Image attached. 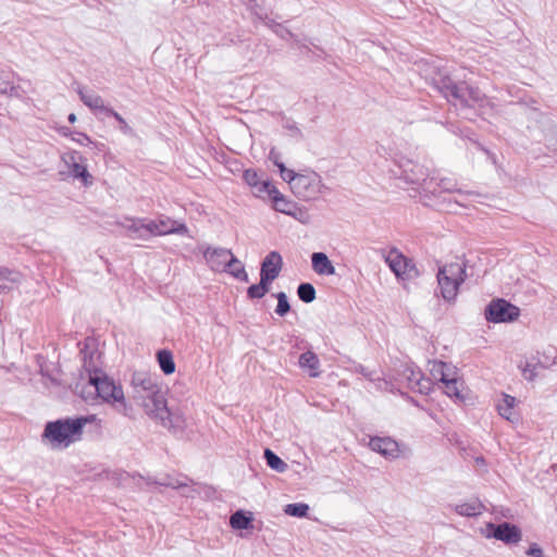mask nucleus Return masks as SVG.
Segmentation results:
<instances>
[{
	"instance_id": "f257e3e1",
	"label": "nucleus",
	"mask_w": 557,
	"mask_h": 557,
	"mask_svg": "<svg viewBox=\"0 0 557 557\" xmlns=\"http://www.w3.org/2000/svg\"><path fill=\"white\" fill-rule=\"evenodd\" d=\"M132 398L136 405L154 421L170 431H181L184 420L178 413L171 412L157 374L135 371L131 379Z\"/></svg>"
},
{
	"instance_id": "f03ea898",
	"label": "nucleus",
	"mask_w": 557,
	"mask_h": 557,
	"mask_svg": "<svg viewBox=\"0 0 557 557\" xmlns=\"http://www.w3.org/2000/svg\"><path fill=\"white\" fill-rule=\"evenodd\" d=\"M424 76L456 108L466 109L481 106L485 95L478 88L466 83H455L450 76L436 65L426 64Z\"/></svg>"
},
{
	"instance_id": "7ed1b4c3",
	"label": "nucleus",
	"mask_w": 557,
	"mask_h": 557,
	"mask_svg": "<svg viewBox=\"0 0 557 557\" xmlns=\"http://www.w3.org/2000/svg\"><path fill=\"white\" fill-rule=\"evenodd\" d=\"M95 421V414L49 421L45 425L42 438L52 449H64L81 441L85 425Z\"/></svg>"
},
{
	"instance_id": "20e7f679",
	"label": "nucleus",
	"mask_w": 557,
	"mask_h": 557,
	"mask_svg": "<svg viewBox=\"0 0 557 557\" xmlns=\"http://www.w3.org/2000/svg\"><path fill=\"white\" fill-rule=\"evenodd\" d=\"M389 177L403 180L406 184L414 185L413 189L419 190L424 197L437 191L434 187V180H430L429 170L412 160L403 159L394 163V168L388 170Z\"/></svg>"
},
{
	"instance_id": "39448f33",
	"label": "nucleus",
	"mask_w": 557,
	"mask_h": 557,
	"mask_svg": "<svg viewBox=\"0 0 557 557\" xmlns=\"http://www.w3.org/2000/svg\"><path fill=\"white\" fill-rule=\"evenodd\" d=\"M436 278L441 297L445 301L454 304L460 285L467 278L466 263L456 261L442 265L438 269Z\"/></svg>"
},
{
	"instance_id": "423d86ee",
	"label": "nucleus",
	"mask_w": 557,
	"mask_h": 557,
	"mask_svg": "<svg viewBox=\"0 0 557 557\" xmlns=\"http://www.w3.org/2000/svg\"><path fill=\"white\" fill-rule=\"evenodd\" d=\"M391 377L396 382L398 389L406 387L421 394L429 391V380L423 377L419 369L408 363H400L399 367L394 370V373L391 374Z\"/></svg>"
},
{
	"instance_id": "0eeeda50",
	"label": "nucleus",
	"mask_w": 557,
	"mask_h": 557,
	"mask_svg": "<svg viewBox=\"0 0 557 557\" xmlns=\"http://www.w3.org/2000/svg\"><path fill=\"white\" fill-rule=\"evenodd\" d=\"M89 384L95 387L98 396L108 403H124V392L112 379L100 370L89 374Z\"/></svg>"
},
{
	"instance_id": "6e6552de",
	"label": "nucleus",
	"mask_w": 557,
	"mask_h": 557,
	"mask_svg": "<svg viewBox=\"0 0 557 557\" xmlns=\"http://www.w3.org/2000/svg\"><path fill=\"white\" fill-rule=\"evenodd\" d=\"M385 263L389 267L396 278L406 286L407 282L416 278L419 272L413 261L397 249L392 248L385 256Z\"/></svg>"
},
{
	"instance_id": "1a4fd4ad",
	"label": "nucleus",
	"mask_w": 557,
	"mask_h": 557,
	"mask_svg": "<svg viewBox=\"0 0 557 557\" xmlns=\"http://www.w3.org/2000/svg\"><path fill=\"white\" fill-rule=\"evenodd\" d=\"M520 309L504 298H496L485 307L484 317L487 322L509 323L518 320Z\"/></svg>"
},
{
	"instance_id": "9d476101",
	"label": "nucleus",
	"mask_w": 557,
	"mask_h": 557,
	"mask_svg": "<svg viewBox=\"0 0 557 557\" xmlns=\"http://www.w3.org/2000/svg\"><path fill=\"white\" fill-rule=\"evenodd\" d=\"M323 187L321 176L313 171H307L298 175L292 191L299 199L308 201L317 199L322 193Z\"/></svg>"
},
{
	"instance_id": "9b49d317",
	"label": "nucleus",
	"mask_w": 557,
	"mask_h": 557,
	"mask_svg": "<svg viewBox=\"0 0 557 557\" xmlns=\"http://www.w3.org/2000/svg\"><path fill=\"white\" fill-rule=\"evenodd\" d=\"M61 160L67 166L70 176L81 180L84 186L92 184V176L85 164L86 159L78 151L63 153Z\"/></svg>"
},
{
	"instance_id": "f8f14e48",
	"label": "nucleus",
	"mask_w": 557,
	"mask_h": 557,
	"mask_svg": "<svg viewBox=\"0 0 557 557\" xmlns=\"http://www.w3.org/2000/svg\"><path fill=\"white\" fill-rule=\"evenodd\" d=\"M0 96L22 101L26 99V91L16 82V75L11 71L0 69Z\"/></svg>"
},
{
	"instance_id": "ddd939ff",
	"label": "nucleus",
	"mask_w": 557,
	"mask_h": 557,
	"mask_svg": "<svg viewBox=\"0 0 557 557\" xmlns=\"http://www.w3.org/2000/svg\"><path fill=\"white\" fill-rule=\"evenodd\" d=\"M208 267L214 272H224L230 259L231 249L222 247L203 246L200 248Z\"/></svg>"
},
{
	"instance_id": "4468645a",
	"label": "nucleus",
	"mask_w": 557,
	"mask_h": 557,
	"mask_svg": "<svg viewBox=\"0 0 557 557\" xmlns=\"http://www.w3.org/2000/svg\"><path fill=\"white\" fill-rule=\"evenodd\" d=\"M487 528L493 531L492 534L496 540H499L506 544H516L521 540V531L515 524L503 522L495 525L490 523Z\"/></svg>"
},
{
	"instance_id": "2eb2a0df",
	"label": "nucleus",
	"mask_w": 557,
	"mask_h": 557,
	"mask_svg": "<svg viewBox=\"0 0 557 557\" xmlns=\"http://www.w3.org/2000/svg\"><path fill=\"white\" fill-rule=\"evenodd\" d=\"M438 366L441 371V381L444 384L445 394L449 397H455L458 400H462L463 396L461 395L460 391L462 383H460L455 377H450L449 374L445 372V368H447L446 363L441 362Z\"/></svg>"
},
{
	"instance_id": "dca6fc26",
	"label": "nucleus",
	"mask_w": 557,
	"mask_h": 557,
	"mask_svg": "<svg viewBox=\"0 0 557 557\" xmlns=\"http://www.w3.org/2000/svg\"><path fill=\"white\" fill-rule=\"evenodd\" d=\"M410 454L408 445L385 436V459L408 458Z\"/></svg>"
},
{
	"instance_id": "f3484780",
	"label": "nucleus",
	"mask_w": 557,
	"mask_h": 557,
	"mask_svg": "<svg viewBox=\"0 0 557 557\" xmlns=\"http://www.w3.org/2000/svg\"><path fill=\"white\" fill-rule=\"evenodd\" d=\"M77 94H78L82 102L91 110H99L107 115V110L111 109L110 107L104 106L103 99L99 95H97L92 91H89L83 87H79L77 89Z\"/></svg>"
},
{
	"instance_id": "a211bd4d",
	"label": "nucleus",
	"mask_w": 557,
	"mask_h": 557,
	"mask_svg": "<svg viewBox=\"0 0 557 557\" xmlns=\"http://www.w3.org/2000/svg\"><path fill=\"white\" fill-rule=\"evenodd\" d=\"M430 180H434V187H436L437 191L435 194H429L428 197H440L442 194H454L461 193V189L458 188L457 182L450 177H440L438 175H431Z\"/></svg>"
},
{
	"instance_id": "6ab92c4d",
	"label": "nucleus",
	"mask_w": 557,
	"mask_h": 557,
	"mask_svg": "<svg viewBox=\"0 0 557 557\" xmlns=\"http://www.w3.org/2000/svg\"><path fill=\"white\" fill-rule=\"evenodd\" d=\"M117 224L126 231L129 238L145 240L144 219L125 218Z\"/></svg>"
},
{
	"instance_id": "aec40b11",
	"label": "nucleus",
	"mask_w": 557,
	"mask_h": 557,
	"mask_svg": "<svg viewBox=\"0 0 557 557\" xmlns=\"http://www.w3.org/2000/svg\"><path fill=\"white\" fill-rule=\"evenodd\" d=\"M311 264L313 271L319 275H334L335 267L324 252H313L311 255Z\"/></svg>"
},
{
	"instance_id": "412c9836",
	"label": "nucleus",
	"mask_w": 557,
	"mask_h": 557,
	"mask_svg": "<svg viewBox=\"0 0 557 557\" xmlns=\"http://www.w3.org/2000/svg\"><path fill=\"white\" fill-rule=\"evenodd\" d=\"M298 363L302 370L308 371L309 376L318 377L320 375V360L313 351L307 350L301 354Z\"/></svg>"
},
{
	"instance_id": "4be33fe9",
	"label": "nucleus",
	"mask_w": 557,
	"mask_h": 557,
	"mask_svg": "<svg viewBox=\"0 0 557 557\" xmlns=\"http://www.w3.org/2000/svg\"><path fill=\"white\" fill-rule=\"evenodd\" d=\"M283 268V258L280 252L271 251L269 252L263 261L261 262V270L269 274H274L275 277H278Z\"/></svg>"
},
{
	"instance_id": "5701e85b",
	"label": "nucleus",
	"mask_w": 557,
	"mask_h": 557,
	"mask_svg": "<svg viewBox=\"0 0 557 557\" xmlns=\"http://www.w3.org/2000/svg\"><path fill=\"white\" fill-rule=\"evenodd\" d=\"M158 228L163 232V235L168 234H186L188 232L187 226L178 221H174L168 216H161L156 220Z\"/></svg>"
},
{
	"instance_id": "b1692460",
	"label": "nucleus",
	"mask_w": 557,
	"mask_h": 557,
	"mask_svg": "<svg viewBox=\"0 0 557 557\" xmlns=\"http://www.w3.org/2000/svg\"><path fill=\"white\" fill-rule=\"evenodd\" d=\"M454 510L456 513L463 517H476L483 512L484 506L478 498H473L469 502L455 505Z\"/></svg>"
},
{
	"instance_id": "393cba45",
	"label": "nucleus",
	"mask_w": 557,
	"mask_h": 557,
	"mask_svg": "<svg viewBox=\"0 0 557 557\" xmlns=\"http://www.w3.org/2000/svg\"><path fill=\"white\" fill-rule=\"evenodd\" d=\"M516 398L505 394L502 401L497 405L498 413L510 422L519 420V416L515 412Z\"/></svg>"
},
{
	"instance_id": "a878e982",
	"label": "nucleus",
	"mask_w": 557,
	"mask_h": 557,
	"mask_svg": "<svg viewBox=\"0 0 557 557\" xmlns=\"http://www.w3.org/2000/svg\"><path fill=\"white\" fill-rule=\"evenodd\" d=\"M224 272L231 274L233 277L247 283L249 281L248 274L240 260H238L233 252H231L230 259L226 264Z\"/></svg>"
},
{
	"instance_id": "bb28decb",
	"label": "nucleus",
	"mask_w": 557,
	"mask_h": 557,
	"mask_svg": "<svg viewBox=\"0 0 557 557\" xmlns=\"http://www.w3.org/2000/svg\"><path fill=\"white\" fill-rule=\"evenodd\" d=\"M20 273L0 268V294L11 290L20 282Z\"/></svg>"
},
{
	"instance_id": "cd10ccee",
	"label": "nucleus",
	"mask_w": 557,
	"mask_h": 557,
	"mask_svg": "<svg viewBox=\"0 0 557 557\" xmlns=\"http://www.w3.org/2000/svg\"><path fill=\"white\" fill-rule=\"evenodd\" d=\"M157 360L164 374L169 375L175 372V362L173 354L170 350H159L157 352Z\"/></svg>"
},
{
	"instance_id": "c85d7f7f",
	"label": "nucleus",
	"mask_w": 557,
	"mask_h": 557,
	"mask_svg": "<svg viewBox=\"0 0 557 557\" xmlns=\"http://www.w3.org/2000/svg\"><path fill=\"white\" fill-rule=\"evenodd\" d=\"M252 517L243 510L235 511L230 518V524L235 530H247L251 527Z\"/></svg>"
},
{
	"instance_id": "c756f323",
	"label": "nucleus",
	"mask_w": 557,
	"mask_h": 557,
	"mask_svg": "<svg viewBox=\"0 0 557 557\" xmlns=\"http://www.w3.org/2000/svg\"><path fill=\"white\" fill-rule=\"evenodd\" d=\"M264 459H265V461H267V465H268L271 469H273V470H275V471L280 472V473L285 472V471H286V469H287V467H288V466H287V463H286L285 461H283V460H282V459H281V458L275 454V453H273L270 448H267V449L264 450Z\"/></svg>"
},
{
	"instance_id": "7c9ffc66",
	"label": "nucleus",
	"mask_w": 557,
	"mask_h": 557,
	"mask_svg": "<svg viewBox=\"0 0 557 557\" xmlns=\"http://www.w3.org/2000/svg\"><path fill=\"white\" fill-rule=\"evenodd\" d=\"M299 299L306 304H310L315 299V288L311 283H301L297 287Z\"/></svg>"
},
{
	"instance_id": "2f4dec72",
	"label": "nucleus",
	"mask_w": 557,
	"mask_h": 557,
	"mask_svg": "<svg viewBox=\"0 0 557 557\" xmlns=\"http://www.w3.org/2000/svg\"><path fill=\"white\" fill-rule=\"evenodd\" d=\"M309 506L304 503L288 504L284 508V513L292 517L304 518L308 515Z\"/></svg>"
},
{
	"instance_id": "473e14b6",
	"label": "nucleus",
	"mask_w": 557,
	"mask_h": 557,
	"mask_svg": "<svg viewBox=\"0 0 557 557\" xmlns=\"http://www.w3.org/2000/svg\"><path fill=\"white\" fill-rule=\"evenodd\" d=\"M274 209L278 212L285 213L287 215H295L297 206L294 201L286 199L284 196L277 199V201L273 202Z\"/></svg>"
},
{
	"instance_id": "72a5a7b5",
	"label": "nucleus",
	"mask_w": 557,
	"mask_h": 557,
	"mask_svg": "<svg viewBox=\"0 0 557 557\" xmlns=\"http://www.w3.org/2000/svg\"><path fill=\"white\" fill-rule=\"evenodd\" d=\"M277 299L275 313L280 317L286 315L290 311V305L288 302L287 295L284 292H280L274 295Z\"/></svg>"
},
{
	"instance_id": "f704fd0d",
	"label": "nucleus",
	"mask_w": 557,
	"mask_h": 557,
	"mask_svg": "<svg viewBox=\"0 0 557 557\" xmlns=\"http://www.w3.org/2000/svg\"><path fill=\"white\" fill-rule=\"evenodd\" d=\"M258 193L267 194L273 202L277 201V199L283 196L277 188L268 181H262V184H260V187L258 188Z\"/></svg>"
},
{
	"instance_id": "c9c22d12",
	"label": "nucleus",
	"mask_w": 557,
	"mask_h": 557,
	"mask_svg": "<svg viewBox=\"0 0 557 557\" xmlns=\"http://www.w3.org/2000/svg\"><path fill=\"white\" fill-rule=\"evenodd\" d=\"M269 28H271L277 36H280L283 39H295V35L288 30L287 28L283 27L281 24L274 22L273 20H270L265 24Z\"/></svg>"
},
{
	"instance_id": "e433bc0d",
	"label": "nucleus",
	"mask_w": 557,
	"mask_h": 557,
	"mask_svg": "<svg viewBox=\"0 0 557 557\" xmlns=\"http://www.w3.org/2000/svg\"><path fill=\"white\" fill-rule=\"evenodd\" d=\"M145 240L152 236H163V232L158 228L156 220L144 219Z\"/></svg>"
},
{
	"instance_id": "4c0bfd02",
	"label": "nucleus",
	"mask_w": 557,
	"mask_h": 557,
	"mask_svg": "<svg viewBox=\"0 0 557 557\" xmlns=\"http://www.w3.org/2000/svg\"><path fill=\"white\" fill-rule=\"evenodd\" d=\"M243 178L249 186L256 188L257 191L260 187V184H262V182L259 180L258 173L252 169L245 170L243 173Z\"/></svg>"
},
{
	"instance_id": "58836bf2",
	"label": "nucleus",
	"mask_w": 557,
	"mask_h": 557,
	"mask_svg": "<svg viewBox=\"0 0 557 557\" xmlns=\"http://www.w3.org/2000/svg\"><path fill=\"white\" fill-rule=\"evenodd\" d=\"M107 115L113 116L119 122L120 129L123 134L131 135L133 133L132 127L126 123L124 117L112 108L107 110Z\"/></svg>"
},
{
	"instance_id": "ea45409f",
	"label": "nucleus",
	"mask_w": 557,
	"mask_h": 557,
	"mask_svg": "<svg viewBox=\"0 0 557 557\" xmlns=\"http://www.w3.org/2000/svg\"><path fill=\"white\" fill-rule=\"evenodd\" d=\"M282 178L287 182L290 189L294 187V183L300 173H295L293 170L286 169L284 164H277Z\"/></svg>"
},
{
	"instance_id": "a19ab883",
	"label": "nucleus",
	"mask_w": 557,
	"mask_h": 557,
	"mask_svg": "<svg viewBox=\"0 0 557 557\" xmlns=\"http://www.w3.org/2000/svg\"><path fill=\"white\" fill-rule=\"evenodd\" d=\"M368 440L369 447L376 453L383 454V438L380 436H363L362 441L366 442Z\"/></svg>"
},
{
	"instance_id": "79ce46f5",
	"label": "nucleus",
	"mask_w": 557,
	"mask_h": 557,
	"mask_svg": "<svg viewBox=\"0 0 557 557\" xmlns=\"http://www.w3.org/2000/svg\"><path fill=\"white\" fill-rule=\"evenodd\" d=\"M267 293H268V290L264 289L263 285H260L259 283L249 286L247 289V296L250 299H260V298L264 297V295Z\"/></svg>"
},
{
	"instance_id": "37998d69",
	"label": "nucleus",
	"mask_w": 557,
	"mask_h": 557,
	"mask_svg": "<svg viewBox=\"0 0 557 557\" xmlns=\"http://www.w3.org/2000/svg\"><path fill=\"white\" fill-rule=\"evenodd\" d=\"M522 375L528 381H533L536 376V366L530 362H525L524 364L519 366Z\"/></svg>"
},
{
	"instance_id": "c03bdc74",
	"label": "nucleus",
	"mask_w": 557,
	"mask_h": 557,
	"mask_svg": "<svg viewBox=\"0 0 557 557\" xmlns=\"http://www.w3.org/2000/svg\"><path fill=\"white\" fill-rule=\"evenodd\" d=\"M276 277L274 276V274H269L264 271H262L260 269V282L259 284L260 285H263V288L267 289L269 292L270 289V285L271 283L275 280Z\"/></svg>"
},
{
	"instance_id": "a18cd8bd",
	"label": "nucleus",
	"mask_w": 557,
	"mask_h": 557,
	"mask_svg": "<svg viewBox=\"0 0 557 557\" xmlns=\"http://www.w3.org/2000/svg\"><path fill=\"white\" fill-rule=\"evenodd\" d=\"M72 140L81 146H88V145L94 144L92 140L90 139V137L84 133H75L72 136Z\"/></svg>"
},
{
	"instance_id": "49530a36",
	"label": "nucleus",
	"mask_w": 557,
	"mask_h": 557,
	"mask_svg": "<svg viewBox=\"0 0 557 557\" xmlns=\"http://www.w3.org/2000/svg\"><path fill=\"white\" fill-rule=\"evenodd\" d=\"M251 13L256 16V18L263 22L264 24H267V22L270 21L268 13L264 12L263 9L259 4H258V8H256L255 10H251Z\"/></svg>"
},
{
	"instance_id": "de8ad7c7",
	"label": "nucleus",
	"mask_w": 557,
	"mask_h": 557,
	"mask_svg": "<svg viewBox=\"0 0 557 557\" xmlns=\"http://www.w3.org/2000/svg\"><path fill=\"white\" fill-rule=\"evenodd\" d=\"M527 555L530 557H544V553L537 544H532L527 550Z\"/></svg>"
},
{
	"instance_id": "09e8293b",
	"label": "nucleus",
	"mask_w": 557,
	"mask_h": 557,
	"mask_svg": "<svg viewBox=\"0 0 557 557\" xmlns=\"http://www.w3.org/2000/svg\"><path fill=\"white\" fill-rule=\"evenodd\" d=\"M284 127L286 129H288L293 135H295L297 137H302V133L299 129V127L296 125V123H294V122H286Z\"/></svg>"
},
{
	"instance_id": "8fccbe9b",
	"label": "nucleus",
	"mask_w": 557,
	"mask_h": 557,
	"mask_svg": "<svg viewBox=\"0 0 557 557\" xmlns=\"http://www.w3.org/2000/svg\"><path fill=\"white\" fill-rule=\"evenodd\" d=\"M280 153L275 149H271L269 159L277 166V164H284L280 161Z\"/></svg>"
},
{
	"instance_id": "3c124183",
	"label": "nucleus",
	"mask_w": 557,
	"mask_h": 557,
	"mask_svg": "<svg viewBox=\"0 0 557 557\" xmlns=\"http://www.w3.org/2000/svg\"><path fill=\"white\" fill-rule=\"evenodd\" d=\"M246 5H247V9L251 12V10H255L256 8H258V2L257 0H244Z\"/></svg>"
},
{
	"instance_id": "603ef678",
	"label": "nucleus",
	"mask_w": 557,
	"mask_h": 557,
	"mask_svg": "<svg viewBox=\"0 0 557 557\" xmlns=\"http://www.w3.org/2000/svg\"><path fill=\"white\" fill-rule=\"evenodd\" d=\"M162 485L172 486V487L176 488V487L184 486L186 484L185 483H172V482H169V483H162Z\"/></svg>"
},
{
	"instance_id": "864d4df0",
	"label": "nucleus",
	"mask_w": 557,
	"mask_h": 557,
	"mask_svg": "<svg viewBox=\"0 0 557 557\" xmlns=\"http://www.w3.org/2000/svg\"><path fill=\"white\" fill-rule=\"evenodd\" d=\"M69 122L70 123H75L76 122V115L74 113H71L67 117Z\"/></svg>"
},
{
	"instance_id": "5fc2aeb1",
	"label": "nucleus",
	"mask_w": 557,
	"mask_h": 557,
	"mask_svg": "<svg viewBox=\"0 0 557 557\" xmlns=\"http://www.w3.org/2000/svg\"><path fill=\"white\" fill-rule=\"evenodd\" d=\"M476 461H478L479 463H482V462H483V459H482V458H478V459H476Z\"/></svg>"
}]
</instances>
